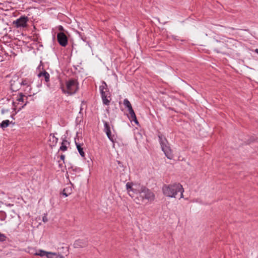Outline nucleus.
<instances>
[{
  "label": "nucleus",
  "mask_w": 258,
  "mask_h": 258,
  "mask_svg": "<svg viewBox=\"0 0 258 258\" xmlns=\"http://www.w3.org/2000/svg\"><path fill=\"white\" fill-rule=\"evenodd\" d=\"M163 194L167 197L175 198L178 192H180V199L183 198V188L181 184L175 183L168 185L164 184L162 187Z\"/></svg>",
  "instance_id": "nucleus-1"
},
{
  "label": "nucleus",
  "mask_w": 258,
  "mask_h": 258,
  "mask_svg": "<svg viewBox=\"0 0 258 258\" xmlns=\"http://www.w3.org/2000/svg\"><path fill=\"white\" fill-rule=\"evenodd\" d=\"M136 199L138 201H136L137 203H139L140 201L144 200H147L149 201H153L154 199V194L150 189L144 186H139L138 191H137Z\"/></svg>",
  "instance_id": "nucleus-2"
},
{
  "label": "nucleus",
  "mask_w": 258,
  "mask_h": 258,
  "mask_svg": "<svg viewBox=\"0 0 258 258\" xmlns=\"http://www.w3.org/2000/svg\"><path fill=\"white\" fill-rule=\"evenodd\" d=\"M159 141L161 146V149L164 152L166 157L169 159H172L173 158V154L172 151L170 147L169 143L164 136L161 133L158 134Z\"/></svg>",
  "instance_id": "nucleus-3"
},
{
  "label": "nucleus",
  "mask_w": 258,
  "mask_h": 258,
  "mask_svg": "<svg viewBox=\"0 0 258 258\" xmlns=\"http://www.w3.org/2000/svg\"><path fill=\"white\" fill-rule=\"evenodd\" d=\"M67 90H66L62 83H60V88L62 92L64 94L73 95L75 94L79 89V83L77 80L71 79L66 82Z\"/></svg>",
  "instance_id": "nucleus-4"
},
{
  "label": "nucleus",
  "mask_w": 258,
  "mask_h": 258,
  "mask_svg": "<svg viewBox=\"0 0 258 258\" xmlns=\"http://www.w3.org/2000/svg\"><path fill=\"white\" fill-rule=\"evenodd\" d=\"M102 84L103 85L99 87L102 102L105 105H109L111 100V94L106 83L103 81Z\"/></svg>",
  "instance_id": "nucleus-5"
},
{
  "label": "nucleus",
  "mask_w": 258,
  "mask_h": 258,
  "mask_svg": "<svg viewBox=\"0 0 258 258\" xmlns=\"http://www.w3.org/2000/svg\"><path fill=\"white\" fill-rule=\"evenodd\" d=\"M29 21V18L26 16H22L16 21H13V24L15 27L25 28L27 26V23Z\"/></svg>",
  "instance_id": "nucleus-6"
},
{
  "label": "nucleus",
  "mask_w": 258,
  "mask_h": 258,
  "mask_svg": "<svg viewBox=\"0 0 258 258\" xmlns=\"http://www.w3.org/2000/svg\"><path fill=\"white\" fill-rule=\"evenodd\" d=\"M139 186L135 185V186L133 187V182H128L126 183V188L130 196L132 198L135 197V195H137V191H138Z\"/></svg>",
  "instance_id": "nucleus-7"
},
{
  "label": "nucleus",
  "mask_w": 258,
  "mask_h": 258,
  "mask_svg": "<svg viewBox=\"0 0 258 258\" xmlns=\"http://www.w3.org/2000/svg\"><path fill=\"white\" fill-rule=\"evenodd\" d=\"M57 40L59 44L62 47H66L68 44V38L64 32L57 34Z\"/></svg>",
  "instance_id": "nucleus-8"
},
{
  "label": "nucleus",
  "mask_w": 258,
  "mask_h": 258,
  "mask_svg": "<svg viewBox=\"0 0 258 258\" xmlns=\"http://www.w3.org/2000/svg\"><path fill=\"white\" fill-rule=\"evenodd\" d=\"M43 71H40L39 73L38 74V77L39 78H41V80L43 79V78H44L46 85L49 89H51L52 87H51L50 84L49 83V78H50V75L45 70H43V68H42Z\"/></svg>",
  "instance_id": "nucleus-9"
},
{
  "label": "nucleus",
  "mask_w": 258,
  "mask_h": 258,
  "mask_svg": "<svg viewBox=\"0 0 258 258\" xmlns=\"http://www.w3.org/2000/svg\"><path fill=\"white\" fill-rule=\"evenodd\" d=\"M11 89L13 92H16L18 91L21 86L20 83V80L18 78L16 80L13 79L11 81Z\"/></svg>",
  "instance_id": "nucleus-10"
},
{
  "label": "nucleus",
  "mask_w": 258,
  "mask_h": 258,
  "mask_svg": "<svg viewBox=\"0 0 258 258\" xmlns=\"http://www.w3.org/2000/svg\"><path fill=\"white\" fill-rule=\"evenodd\" d=\"M129 112V115H128V117L129 119L131 121H134L136 124H139V121L137 120L135 112L133 108V107H131L128 109Z\"/></svg>",
  "instance_id": "nucleus-11"
},
{
  "label": "nucleus",
  "mask_w": 258,
  "mask_h": 258,
  "mask_svg": "<svg viewBox=\"0 0 258 258\" xmlns=\"http://www.w3.org/2000/svg\"><path fill=\"white\" fill-rule=\"evenodd\" d=\"M31 250L32 251H29V252L31 253V254H34L35 255H39L41 257L45 256L46 257H47V254L48 252L47 251H46L42 249H39L38 250V251L34 252V251H35V250L31 249Z\"/></svg>",
  "instance_id": "nucleus-12"
},
{
  "label": "nucleus",
  "mask_w": 258,
  "mask_h": 258,
  "mask_svg": "<svg viewBox=\"0 0 258 258\" xmlns=\"http://www.w3.org/2000/svg\"><path fill=\"white\" fill-rule=\"evenodd\" d=\"M11 123L15 124V122L10 121L8 119L3 120L0 123V128H2L4 131L5 128L8 127Z\"/></svg>",
  "instance_id": "nucleus-13"
},
{
  "label": "nucleus",
  "mask_w": 258,
  "mask_h": 258,
  "mask_svg": "<svg viewBox=\"0 0 258 258\" xmlns=\"http://www.w3.org/2000/svg\"><path fill=\"white\" fill-rule=\"evenodd\" d=\"M21 86L29 87L31 86L32 83V81L28 78L22 79V81H20Z\"/></svg>",
  "instance_id": "nucleus-14"
},
{
  "label": "nucleus",
  "mask_w": 258,
  "mask_h": 258,
  "mask_svg": "<svg viewBox=\"0 0 258 258\" xmlns=\"http://www.w3.org/2000/svg\"><path fill=\"white\" fill-rule=\"evenodd\" d=\"M47 258H64L63 256L55 252H48Z\"/></svg>",
  "instance_id": "nucleus-15"
},
{
  "label": "nucleus",
  "mask_w": 258,
  "mask_h": 258,
  "mask_svg": "<svg viewBox=\"0 0 258 258\" xmlns=\"http://www.w3.org/2000/svg\"><path fill=\"white\" fill-rule=\"evenodd\" d=\"M75 144L76 145V147L77 148V150L80 154V155L81 156V157L84 158L85 156V154L84 152L83 151V148L82 147L81 144H79V143H77L76 141L75 140Z\"/></svg>",
  "instance_id": "nucleus-16"
},
{
  "label": "nucleus",
  "mask_w": 258,
  "mask_h": 258,
  "mask_svg": "<svg viewBox=\"0 0 258 258\" xmlns=\"http://www.w3.org/2000/svg\"><path fill=\"white\" fill-rule=\"evenodd\" d=\"M70 144V143L66 140L65 139H62V141L61 142V146L59 148V150L62 151H65L67 150L68 147L66 144Z\"/></svg>",
  "instance_id": "nucleus-17"
},
{
  "label": "nucleus",
  "mask_w": 258,
  "mask_h": 258,
  "mask_svg": "<svg viewBox=\"0 0 258 258\" xmlns=\"http://www.w3.org/2000/svg\"><path fill=\"white\" fill-rule=\"evenodd\" d=\"M52 136V138L50 139L49 141L52 143V145L54 146L56 145V143L58 142V138L54 136V134H50V136Z\"/></svg>",
  "instance_id": "nucleus-18"
},
{
  "label": "nucleus",
  "mask_w": 258,
  "mask_h": 258,
  "mask_svg": "<svg viewBox=\"0 0 258 258\" xmlns=\"http://www.w3.org/2000/svg\"><path fill=\"white\" fill-rule=\"evenodd\" d=\"M106 134L110 141H111L112 143L115 142V141L116 140V138L114 135L111 134V131L106 133Z\"/></svg>",
  "instance_id": "nucleus-19"
},
{
  "label": "nucleus",
  "mask_w": 258,
  "mask_h": 258,
  "mask_svg": "<svg viewBox=\"0 0 258 258\" xmlns=\"http://www.w3.org/2000/svg\"><path fill=\"white\" fill-rule=\"evenodd\" d=\"M72 189L70 187H66L63 189L62 194L63 196H64L66 197H68L71 193Z\"/></svg>",
  "instance_id": "nucleus-20"
},
{
  "label": "nucleus",
  "mask_w": 258,
  "mask_h": 258,
  "mask_svg": "<svg viewBox=\"0 0 258 258\" xmlns=\"http://www.w3.org/2000/svg\"><path fill=\"white\" fill-rule=\"evenodd\" d=\"M6 241H11V240L5 234L0 232V242H4Z\"/></svg>",
  "instance_id": "nucleus-21"
},
{
  "label": "nucleus",
  "mask_w": 258,
  "mask_h": 258,
  "mask_svg": "<svg viewBox=\"0 0 258 258\" xmlns=\"http://www.w3.org/2000/svg\"><path fill=\"white\" fill-rule=\"evenodd\" d=\"M19 97H18L17 99V101H18V102H25V99L24 98V97L25 96H26L25 94H23V93H20L19 94Z\"/></svg>",
  "instance_id": "nucleus-22"
},
{
  "label": "nucleus",
  "mask_w": 258,
  "mask_h": 258,
  "mask_svg": "<svg viewBox=\"0 0 258 258\" xmlns=\"http://www.w3.org/2000/svg\"><path fill=\"white\" fill-rule=\"evenodd\" d=\"M104 131H105V133L111 131L110 125L107 122H106V121L104 122Z\"/></svg>",
  "instance_id": "nucleus-23"
},
{
  "label": "nucleus",
  "mask_w": 258,
  "mask_h": 258,
  "mask_svg": "<svg viewBox=\"0 0 258 258\" xmlns=\"http://www.w3.org/2000/svg\"><path fill=\"white\" fill-rule=\"evenodd\" d=\"M123 104L126 108H127V109H129L130 108L132 107L130 102L128 101L127 99H124Z\"/></svg>",
  "instance_id": "nucleus-24"
},
{
  "label": "nucleus",
  "mask_w": 258,
  "mask_h": 258,
  "mask_svg": "<svg viewBox=\"0 0 258 258\" xmlns=\"http://www.w3.org/2000/svg\"><path fill=\"white\" fill-rule=\"evenodd\" d=\"M7 217V214L5 212L3 211H0V220L1 221H4L6 219Z\"/></svg>",
  "instance_id": "nucleus-25"
},
{
  "label": "nucleus",
  "mask_w": 258,
  "mask_h": 258,
  "mask_svg": "<svg viewBox=\"0 0 258 258\" xmlns=\"http://www.w3.org/2000/svg\"><path fill=\"white\" fill-rule=\"evenodd\" d=\"M32 90L31 86H30L29 87L25 86V88L24 89V91L25 93V94H28V93H30Z\"/></svg>",
  "instance_id": "nucleus-26"
},
{
  "label": "nucleus",
  "mask_w": 258,
  "mask_h": 258,
  "mask_svg": "<svg viewBox=\"0 0 258 258\" xmlns=\"http://www.w3.org/2000/svg\"><path fill=\"white\" fill-rule=\"evenodd\" d=\"M117 164H118L117 168L119 167L123 170L125 167L124 166L123 163L119 161H117Z\"/></svg>",
  "instance_id": "nucleus-27"
},
{
  "label": "nucleus",
  "mask_w": 258,
  "mask_h": 258,
  "mask_svg": "<svg viewBox=\"0 0 258 258\" xmlns=\"http://www.w3.org/2000/svg\"><path fill=\"white\" fill-rule=\"evenodd\" d=\"M31 95H29L28 96L26 97V100H25V103L22 106L21 108H20L18 111H19L22 108H23L28 103V101H27V99H28V97L29 96L30 97Z\"/></svg>",
  "instance_id": "nucleus-28"
},
{
  "label": "nucleus",
  "mask_w": 258,
  "mask_h": 258,
  "mask_svg": "<svg viewBox=\"0 0 258 258\" xmlns=\"http://www.w3.org/2000/svg\"><path fill=\"white\" fill-rule=\"evenodd\" d=\"M80 243H73V247L75 248H79L80 247H83V246L80 244Z\"/></svg>",
  "instance_id": "nucleus-29"
},
{
  "label": "nucleus",
  "mask_w": 258,
  "mask_h": 258,
  "mask_svg": "<svg viewBox=\"0 0 258 258\" xmlns=\"http://www.w3.org/2000/svg\"><path fill=\"white\" fill-rule=\"evenodd\" d=\"M42 221L45 223H46L48 221V219L47 218L46 214H44V216H43V218H42Z\"/></svg>",
  "instance_id": "nucleus-30"
},
{
  "label": "nucleus",
  "mask_w": 258,
  "mask_h": 258,
  "mask_svg": "<svg viewBox=\"0 0 258 258\" xmlns=\"http://www.w3.org/2000/svg\"><path fill=\"white\" fill-rule=\"evenodd\" d=\"M255 140V139L253 137H251L249 138V139L248 140V144H250L252 142H254Z\"/></svg>",
  "instance_id": "nucleus-31"
},
{
  "label": "nucleus",
  "mask_w": 258,
  "mask_h": 258,
  "mask_svg": "<svg viewBox=\"0 0 258 258\" xmlns=\"http://www.w3.org/2000/svg\"><path fill=\"white\" fill-rule=\"evenodd\" d=\"M58 30L60 31L59 32H63L64 29H63V27L62 26H59Z\"/></svg>",
  "instance_id": "nucleus-32"
},
{
  "label": "nucleus",
  "mask_w": 258,
  "mask_h": 258,
  "mask_svg": "<svg viewBox=\"0 0 258 258\" xmlns=\"http://www.w3.org/2000/svg\"><path fill=\"white\" fill-rule=\"evenodd\" d=\"M8 111L9 110L8 109H2L1 110V113L2 114H4L6 112H8Z\"/></svg>",
  "instance_id": "nucleus-33"
},
{
  "label": "nucleus",
  "mask_w": 258,
  "mask_h": 258,
  "mask_svg": "<svg viewBox=\"0 0 258 258\" xmlns=\"http://www.w3.org/2000/svg\"><path fill=\"white\" fill-rule=\"evenodd\" d=\"M60 158L61 160H62L64 162L65 156L64 155L62 154L60 155Z\"/></svg>",
  "instance_id": "nucleus-34"
},
{
  "label": "nucleus",
  "mask_w": 258,
  "mask_h": 258,
  "mask_svg": "<svg viewBox=\"0 0 258 258\" xmlns=\"http://www.w3.org/2000/svg\"><path fill=\"white\" fill-rule=\"evenodd\" d=\"M33 1L34 2L39 3H41L44 1V0H33Z\"/></svg>",
  "instance_id": "nucleus-35"
},
{
  "label": "nucleus",
  "mask_w": 258,
  "mask_h": 258,
  "mask_svg": "<svg viewBox=\"0 0 258 258\" xmlns=\"http://www.w3.org/2000/svg\"><path fill=\"white\" fill-rule=\"evenodd\" d=\"M17 112H18V111H16L15 113L12 114L11 115V117L14 119H15V118H14V116L17 114Z\"/></svg>",
  "instance_id": "nucleus-36"
},
{
  "label": "nucleus",
  "mask_w": 258,
  "mask_h": 258,
  "mask_svg": "<svg viewBox=\"0 0 258 258\" xmlns=\"http://www.w3.org/2000/svg\"><path fill=\"white\" fill-rule=\"evenodd\" d=\"M81 38L84 41H86V37L85 36L82 37Z\"/></svg>",
  "instance_id": "nucleus-37"
},
{
  "label": "nucleus",
  "mask_w": 258,
  "mask_h": 258,
  "mask_svg": "<svg viewBox=\"0 0 258 258\" xmlns=\"http://www.w3.org/2000/svg\"><path fill=\"white\" fill-rule=\"evenodd\" d=\"M42 65V61L40 62V64L38 66V69H40L41 68V66Z\"/></svg>",
  "instance_id": "nucleus-38"
},
{
  "label": "nucleus",
  "mask_w": 258,
  "mask_h": 258,
  "mask_svg": "<svg viewBox=\"0 0 258 258\" xmlns=\"http://www.w3.org/2000/svg\"><path fill=\"white\" fill-rule=\"evenodd\" d=\"M254 52L258 54V48L254 50Z\"/></svg>",
  "instance_id": "nucleus-39"
},
{
  "label": "nucleus",
  "mask_w": 258,
  "mask_h": 258,
  "mask_svg": "<svg viewBox=\"0 0 258 258\" xmlns=\"http://www.w3.org/2000/svg\"><path fill=\"white\" fill-rule=\"evenodd\" d=\"M13 105L15 106V102H13Z\"/></svg>",
  "instance_id": "nucleus-40"
}]
</instances>
